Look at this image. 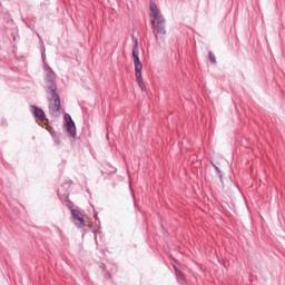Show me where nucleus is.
Here are the masks:
<instances>
[{
  "label": "nucleus",
  "instance_id": "obj_8",
  "mask_svg": "<svg viewBox=\"0 0 285 285\" xmlns=\"http://www.w3.org/2000/svg\"><path fill=\"white\" fill-rule=\"evenodd\" d=\"M209 60L212 61V63H217V60L215 59V53H213L212 51H209Z\"/></svg>",
  "mask_w": 285,
  "mask_h": 285
},
{
  "label": "nucleus",
  "instance_id": "obj_4",
  "mask_svg": "<svg viewBox=\"0 0 285 285\" xmlns=\"http://www.w3.org/2000/svg\"><path fill=\"white\" fill-rule=\"evenodd\" d=\"M149 10H150L151 23H154L156 21H164L165 20L164 16H161V11H159V8H157V4L150 2Z\"/></svg>",
  "mask_w": 285,
  "mask_h": 285
},
{
  "label": "nucleus",
  "instance_id": "obj_6",
  "mask_svg": "<svg viewBox=\"0 0 285 285\" xmlns=\"http://www.w3.org/2000/svg\"><path fill=\"white\" fill-rule=\"evenodd\" d=\"M65 120H66L65 128H66L67 132L71 137H75V135L77 132V127L75 126V121H72V117H70V115L66 114L65 115Z\"/></svg>",
  "mask_w": 285,
  "mask_h": 285
},
{
  "label": "nucleus",
  "instance_id": "obj_9",
  "mask_svg": "<svg viewBox=\"0 0 285 285\" xmlns=\"http://www.w3.org/2000/svg\"><path fill=\"white\" fill-rule=\"evenodd\" d=\"M215 170H217V173H219V167L215 166Z\"/></svg>",
  "mask_w": 285,
  "mask_h": 285
},
{
  "label": "nucleus",
  "instance_id": "obj_7",
  "mask_svg": "<svg viewBox=\"0 0 285 285\" xmlns=\"http://www.w3.org/2000/svg\"><path fill=\"white\" fill-rule=\"evenodd\" d=\"M31 112L36 117V119H38V121H46V114L43 112V109L32 106Z\"/></svg>",
  "mask_w": 285,
  "mask_h": 285
},
{
  "label": "nucleus",
  "instance_id": "obj_1",
  "mask_svg": "<svg viewBox=\"0 0 285 285\" xmlns=\"http://www.w3.org/2000/svg\"><path fill=\"white\" fill-rule=\"evenodd\" d=\"M46 88L49 99V112H51L53 117H59L61 101L59 100V95H57V85L55 83V80H52V73L47 78Z\"/></svg>",
  "mask_w": 285,
  "mask_h": 285
},
{
  "label": "nucleus",
  "instance_id": "obj_2",
  "mask_svg": "<svg viewBox=\"0 0 285 285\" xmlns=\"http://www.w3.org/2000/svg\"><path fill=\"white\" fill-rule=\"evenodd\" d=\"M131 55H132V59H134L136 81H137L139 88H141V90H144V78H141V70L144 68V65L139 60V43L137 42V40H135V45H134Z\"/></svg>",
  "mask_w": 285,
  "mask_h": 285
},
{
  "label": "nucleus",
  "instance_id": "obj_3",
  "mask_svg": "<svg viewBox=\"0 0 285 285\" xmlns=\"http://www.w3.org/2000/svg\"><path fill=\"white\" fill-rule=\"evenodd\" d=\"M71 215L73 224H76L78 228H83V226L88 224V216L81 214L79 209H71Z\"/></svg>",
  "mask_w": 285,
  "mask_h": 285
},
{
  "label": "nucleus",
  "instance_id": "obj_5",
  "mask_svg": "<svg viewBox=\"0 0 285 285\" xmlns=\"http://www.w3.org/2000/svg\"><path fill=\"white\" fill-rule=\"evenodd\" d=\"M151 26L156 37L166 35V20H158L156 22H151Z\"/></svg>",
  "mask_w": 285,
  "mask_h": 285
}]
</instances>
